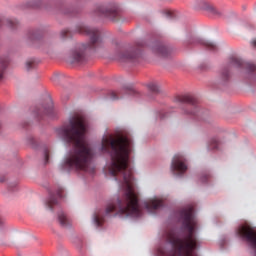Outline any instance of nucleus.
Listing matches in <instances>:
<instances>
[{
    "label": "nucleus",
    "instance_id": "nucleus-1",
    "mask_svg": "<svg viewBox=\"0 0 256 256\" xmlns=\"http://www.w3.org/2000/svg\"><path fill=\"white\" fill-rule=\"evenodd\" d=\"M110 151L111 162L108 164V171L111 177L120 175L123 179L121 187L125 191L123 200H117V205L110 203L105 210V215L115 213L117 215H126L136 219L143 215L139 206V198L135 190V178H133V169L129 166V155L133 151V142L131 138L120 136H105L102 139L101 151Z\"/></svg>",
    "mask_w": 256,
    "mask_h": 256
},
{
    "label": "nucleus",
    "instance_id": "nucleus-2",
    "mask_svg": "<svg viewBox=\"0 0 256 256\" xmlns=\"http://www.w3.org/2000/svg\"><path fill=\"white\" fill-rule=\"evenodd\" d=\"M57 133L68 143H73L74 145V149L62 164V171L95 173V167L91 162L93 151L85 138L87 118L82 114H76L70 118L68 125L58 128Z\"/></svg>",
    "mask_w": 256,
    "mask_h": 256
},
{
    "label": "nucleus",
    "instance_id": "nucleus-3",
    "mask_svg": "<svg viewBox=\"0 0 256 256\" xmlns=\"http://www.w3.org/2000/svg\"><path fill=\"white\" fill-rule=\"evenodd\" d=\"M237 233L240 237H242V239H245L247 243H250L253 249H255L254 256H256V230L249 226H241L238 228Z\"/></svg>",
    "mask_w": 256,
    "mask_h": 256
},
{
    "label": "nucleus",
    "instance_id": "nucleus-4",
    "mask_svg": "<svg viewBox=\"0 0 256 256\" xmlns=\"http://www.w3.org/2000/svg\"><path fill=\"white\" fill-rule=\"evenodd\" d=\"M228 67L229 69H242V67H245L247 69V73H253L254 71H256L255 64L245 63L243 62V60L235 56L229 58Z\"/></svg>",
    "mask_w": 256,
    "mask_h": 256
},
{
    "label": "nucleus",
    "instance_id": "nucleus-5",
    "mask_svg": "<svg viewBox=\"0 0 256 256\" xmlns=\"http://www.w3.org/2000/svg\"><path fill=\"white\" fill-rule=\"evenodd\" d=\"M80 33H84L85 35H88V37H90V43L92 47H97V45H101L102 40L101 37H99V29L84 26L81 28Z\"/></svg>",
    "mask_w": 256,
    "mask_h": 256
},
{
    "label": "nucleus",
    "instance_id": "nucleus-6",
    "mask_svg": "<svg viewBox=\"0 0 256 256\" xmlns=\"http://www.w3.org/2000/svg\"><path fill=\"white\" fill-rule=\"evenodd\" d=\"M171 171L174 173L183 174L187 171V164H185V158L181 154H176L171 163Z\"/></svg>",
    "mask_w": 256,
    "mask_h": 256
},
{
    "label": "nucleus",
    "instance_id": "nucleus-7",
    "mask_svg": "<svg viewBox=\"0 0 256 256\" xmlns=\"http://www.w3.org/2000/svg\"><path fill=\"white\" fill-rule=\"evenodd\" d=\"M176 101L178 103H186L187 105L192 107V109H194V111H192V112H186L187 115H196L197 114L198 101H197V98H195V96H193L191 94L180 95V96L176 97Z\"/></svg>",
    "mask_w": 256,
    "mask_h": 256
},
{
    "label": "nucleus",
    "instance_id": "nucleus-8",
    "mask_svg": "<svg viewBox=\"0 0 256 256\" xmlns=\"http://www.w3.org/2000/svg\"><path fill=\"white\" fill-rule=\"evenodd\" d=\"M96 15H99V17H106L107 19H115V17L118 15V12L116 8L100 5L96 8Z\"/></svg>",
    "mask_w": 256,
    "mask_h": 256
},
{
    "label": "nucleus",
    "instance_id": "nucleus-9",
    "mask_svg": "<svg viewBox=\"0 0 256 256\" xmlns=\"http://www.w3.org/2000/svg\"><path fill=\"white\" fill-rule=\"evenodd\" d=\"M83 49H87V46L82 45V47L72 50L70 55L71 63H83L85 61V51Z\"/></svg>",
    "mask_w": 256,
    "mask_h": 256
},
{
    "label": "nucleus",
    "instance_id": "nucleus-10",
    "mask_svg": "<svg viewBox=\"0 0 256 256\" xmlns=\"http://www.w3.org/2000/svg\"><path fill=\"white\" fill-rule=\"evenodd\" d=\"M137 55V51L128 50L121 52V50H118L116 53V59L121 62L133 61V59H137Z\"/></svg>",
    "mask_w": 256,
    "mask_h": 256
},
{
    "label": "nucleus",
    "instance_id": "nucleus-11",
    "mask_svg": "<svg viewBox=\"0 0 256 256\" xmlns=\"http://www.w3.org/2000/svg\"><path fill=\"white\" fill-rule=\"evenodd\" d=\"M144 209H147L149 213H153V211H157L160 207H163V201L159 199H152L150 201H146L143 203Z\"/></svg>",
    "mask_w": 256,
    "mask_h": 256
},
{
    "label": "nucleus",
    "instance_id": "nucleus-12",
    "mask_svg": "<svg viewBox=\"0 0 256 256\" xmlns=\"http://www.w3.org/2000/svg\"><path fill=\"white\" fill-rule=\"evenodd\" d=\"M3 27L13 29V27H15V21L11 19L0 18V29H3Z\"/></svg>",
    "mask_w": 256,
    "mask_h": 256
},
{
    "label": "nucleus",
    "instance_id": "nucleus-13",
    "mask_svg": "<svg viewBox=\"0 0 256 256\" xmlns=\"http://www.w3.org/2000/svg\"><path fill=\"white\" fill-rule=\"evenodd\" d=\"M198 43H200L201 45H204V47H207L210 51H215L217 49V46L209 41H205V40H198Z\"/></svg>",
    "mask_w": 256,
    "mask_h": 256
},
{
    "label": "nucleus",
    "instance_id": "nucleus-14",
    "mask_svg": "<svg viewBox=\"0 0 256 256\" xmlns=\"http://www.w3.org/2000/svg\"><path fill=\"white\" fill-rule=\"evenodd\" d=\"M58 221H59L61 227H67L68 220H67V216L65 215V213H63V212L58 213Z\"/></svg>",
    "mask_w": 256,
    "mask_h": 256
},
{
    "label": "nucleus",
    "instance_id": "nucleus-15",
    "mask_svg": "<svg viewBox=\"0 0 256 256\" xmlns=\"http://www.w3.org/2000/svg\"><path fill=\"white\" fill-rule=\"evenodd\" d=\"M8 62L0 58V81L3 79V72L7 68Z\"/></svg>",
    "mask_w": 256,
    "mask_h": 256
},
{
    "label": "nucleus",
    "instance_id": "nucleus-16",
    "mask_svg": "<svg viewBox=\"0 0 256 256\" xmlns=\"http://www.w3.org/2000/svg\"><path fill=\"white\" fill-rule=\"evenodd\" d=\"M149 91H152V93H159V85L155 82H151L147 85Z\"/></svg>",
    "mask_w": 256,
    "mask_h": 256
},
{
    "label": "nucleus",
    "instance_id": "nucleus-17",
    "mask_svg": "<svg viewBox=\"0 0 256 256\" xmlns=\"http://www.w3.org/2000/svg\"><path fill=\"white\" fill-rule=\"evenodd\" d=\"M53 205H57V200L55 199V196H51L47 201V206L49 209H53Z\"/></svg>",
    "mask_w": 256,
    "mask_h": 256
},
{
    "label": "nucleus",
    "instance_id": "nucleus-18",
    "mask_svg": "<svg viewBox=\"0 0 256 256\" xmlns=\"http://www.w3.org/2000/svg\"><path fill=\"white\" fill-rule=\"evenodd\" d=\"M93 221L96 225V227H101V225H103V220H101V218H99V215H94Z\"/></svg>",
    "mask_w": 256,
    "mask_h": 256
},
{
    "label": "nucleus",
    "instance_id": "nucleus-19",
    "mask_svg": "<svg viewBox=\"0 0 256 256\" xmlns=\"http://www.w3.org/2000/svg\"><path fill=\"white\" fill-rule=\"evenodd\" d=\"M157 53H160V55H162V57H166L167 48L165 46H160L157 48Z\"/></svg>",
    "mask_w": 256,
    "mask_h": 256
},
{
    "label": "nucleus",
    "instance_id": "nucleus-20",
    "mask_svg": "<svg viewBox=\"0 0 256 256\" xmlns=\"http://www.w3.org/2000/svg\"><path fill=\"white\" fill-rule=\"evenodd\" d=\"M207 11H209L211 13V15H221V12H219V10H217L213 6L208 7Z\"/></svg>",
    "mask_w": 256,
    "mask_h": 256
},
{
    "label": "nucleus",
    "instance_id": "nucleus-21",
    "mask_svg": "<svg viewBox=\"0 0 256 256\" xmlns=\"http://www.w3.org/2000/svg\"><path fill=\"white\" fill-rule=\"evenodd\" d=\"M211 147L212 149H217V147H219V140H217V138L211 140Z\"/></svg>",
    "mask_w": 256,
    "mask_h": 256
},
{
    "label": "nucleus",
    "instance_id": "nucleus-22",
    "mask_svg": "<svg viewBox=\"0 0 256 256\" xmlns=\"http://www.w3.org/2000/svg\"><path fill=\"white\" fill-rule=\"evenodd\" d=\"M221 77H222V79H224V81H226V79H229V71L223 70Z\"/></svg>",
    "mask_w": 256,
    "mask_h": 256
},
{
    "label": "nucleus",
    "instance_id": "nucleus-23",
    "mask_svg": "<svg viewBox=\"0 0 256 256\" xmlns=\"http://www.w3.org/2000/svg\"><path fill=\"white\" fill-rule=\"evenodd\" d=\"M33 63L34 61L33 60H28L26 62V69L29 71V69H31L33 67Z\"/></svg>",
    "mask_w": 256,
    "mask_h": 256
},
{
    "label": "nucleus",
    "instance_id": "nucleus-24",
    "mask_svg": "<svg viewBox=\"0 0 256 256\" xmlns=\"http://www.w3.org/2000/svg\"><path fill=\"white\" fill-rule=\"evenodd\" d=\"M44 157H45V163H49V151L48 150L44 151Z\"/></svg>",
    "mask_w": 256,
    "mask_h": 256
},
{
    "label": "nucleus",
    "instance_id": "nucleus-25",
    "mask_svg": "<svg viewBox=\"0 0 256 256\" xmlns=\"http://www.w3.org/2000/svg\"><path fill=\"white\" fill-rule=\"evenodd\" d=\"M44 111H45V113H46L47 115H49V113H51V111H53V105H50L48 109L45 108Z\"/></svg>",
    "mask_w": 256,
    "mask_h": 256
},
{
    "label": "nucleus",
    "instance_id": "nucleus-26",
    "mask_svg": "<svg viewBox=\"0 0 256 256\" xmlns=\"http://www.w3.org/2000/svg\"><path fill=\"white\" fill-rule=\"evenodd\" d=\"M111 98L112 99H119V96H117V93L116 92H111Z\"/></svg>",
    "mask_w": 256,
    "mask_h": 256
},
{
    "label": "nucleus",
    "instance_id": "nucleus-27",
    "mask_svg": "<svg viewBox=\"0 0 256 256\" xmlns=\"http://www.w3.org/2000/svg\"><path fill=\"white\" fill-rule=\"evenodd\" d=\"M62 191H63L62 189H59V190H58V192H57V194H56L57 197H58V199H61V198L63 197V195H61Z\"/></svg>",
    "mask_w": 256,
    "mask_h": 256
},
{
    "label": "nucleus",
    "instance_id": "nucleus-28",
    "mask_svg": "<svg viewBox=\"0 0 256 256\" xmlns=\"http://www.w3.org/2000/svg\"><path fill=\"white\" fill-rule=\"evenodd\" d=\"M126 93H130L131 95H135V90H126Z\"/></svg>",
    "mask_w": 256,
    "mask_h": 256
},
{
    "label": "nucleus",
    "instance_id": "nucleus-29",
    "mask_svg": "<svg viewBox=\"0 0 256 256\" xmlns=\"http://www.w3.org/2000/svg\"><path fill=\"white\" fill-rule=\"evenodd\" d=\"M251 45H252V47H256V39H253V40L251 41Z\"/></svg>",
    "mask_w": 256,
    "mask_h": 256
}]
</instances>
